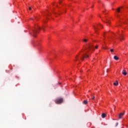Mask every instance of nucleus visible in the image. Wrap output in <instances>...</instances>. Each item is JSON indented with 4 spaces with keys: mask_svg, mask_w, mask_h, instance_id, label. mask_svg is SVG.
Returning a JSON list of instances; mask_svg holds the SVG:
<instances>
[{
    "mask_svg": "<svg viewBox=\"0 0 128 128\" xmlns=\"http://www.w3.org/2000/svg\"><path fill=\"white\" fill-rule=\"evenodd\" d=\"M40 30V28L38 27V26H37L35 27L34 30H32V34L33 36H34V38H36V34L38 33Z\"/></svg>",
    "mask_w": 128,
    "mask_h": 128,
    "instance_id": "nucleus-2",
    "label": "nucleus"
},
{
    "mask_svg": "<svg viewBox=\"0 0 128 128\" xmlns=\"http://www.w3.org/2000/svg\"><path fill=\"white\" fill-rule=\"evenodd\" d=\"M101 116H102V118H106V113H103V114H102Z\"/></svg>",
    "mask_w": 128,
    "mask_h": 128,
    "instance_id": "nucleus-6",
    "label": "nucleus"
},
{
    "mask_svg": "<svg viewBox=\"0 0 128 128\" xmlns=\"http://www.w3.org/2000/svg\"><path fill=\"white\" fill-rule=\"evenodd\" d=\"M100 26H102V25H101V24H100Z\"/></svg>",
    "mask_w": 128,
    "mask_h": 128,
    "instance_id": "nucleus-24",
    "label": "nucleus"
},
{
    "mask_svg": "<svg viewBox=\"0 0 128 128\" xmlns=\"http://www.w3.org/2000/svg\"><path fill=\"white\" fill-rule=\"evenodd\" d=\"M42 30H44V28H42Z\"/></svg>",
    "mask_w": 128,
    "mask_h": 128,
    "instance_id": "nucleus-21",
    "label": "nucleus"
},
{
    "mask_svg": "<svg viewBox=\"0 0 128 128\" xmlns=\"http://www.w3.org/2000/svg\"><path fill=\"white\" fill-rule=\"evenodd\" d=\"M118 40H124V36L122 34H118Z\"/></svg>",
    "mask_w": 128,
    "mask_h": 128,
    "instance_id": "nucleus-4",
    "label": "nucleus"
},
{
    "mask_svg": "<svg viewBox=\"0 0 128 128\" xmlns=\"http://www.w3.org/2000/svg\"><path fill=\"white\" fill-rule=\"evenodd\" d=\"M124 116V113H120L119 114L118 118L120 119L122 118Z\"/></svg>",
    "mask_w": 128,
    "mask_h": 128,
    "instance_id": "nucleus-5",
    "label": "nucleus"
},
{
    "mask_svg": "<svg viewBox=\"0 0 128 128\" xmlns=\"http://www.w3.org/2000/svg\"><path fill=\"white\" fill-rule=\"evenodd\" d=\"M60 2H61V1H60V2H59V4H60Z\"/></svg>",
    "mask_w": 128,
    "mask_h": 128,
    "instance_id": "nucleus-20",
    "label": "nucleus"
},
{
    "mask_svg": "<svg viewBox=\"0 0 128 128\" xmlns=\"http://www.w3.org/2000/svg\"><path fill=\"white\" fill-rule=\"evenodd\" d=\"M118 126V122H116V124L114 125V126L116 127Z\"/></svg>",
    "mask_w": 128,
    "mask_h": 128,
    "instance_id": "nucleus-13",
    "label": "nucleus"
},
{
    "mask_svg": "<svg viewBox=\"0 0 128 128\" xmlns=\"http://www.w3.org/2000/svg\"><path fill=\"white\" fill-rule=\"evenodd\" d=\"M114 85L115 86H118V81H116V82L114 83Z\"/></svg>",
    "mask_w": 128,
    "mask_h": 128,
    "instance_id": "nucleus-11",
    "label": "nucleus"
},
{
    "mask_svg": "<svg viewBox=\"0 0 128 128\" xmlns=\"http://www.w3.org/2000/svg\"><path fill=\"white\" fill-rule=\"evenodd\" d=\"M84 42H88V40H86V39H84Z\"/></svg>",
    "mask_w": 128,
    "mask_h": 128,
    "instance_id": "nucleus-14",
    "label": "nucleus"
},
{
    "mask_svg": "<svg viewBox=\"0 0 128 128\" xmlns=\"http://www.w3.org/2000/svg\"><path fill=\"white\" fill-rule=\"evenodd\" d=\"M110 50L111 52H114V49H111V50Z\"/></svg>",
    "mask_w": 128,
    "mask_h": 128,
    "instance_id": "nucleus-17",
    "label": "nucleus"
},
{
    "mask_svg": "<svg viewBox=\"0 0 128 128\" xmlns=\"http://www.w3.org/2000/svg\"><path fill=\"white\" fill-rule=\"evenodd\" d=\"M94 98H96V97H94V96H92V100H94Z\"/></svg>",
    "mask_w": 128,
    "mask_h": 128,
    "instance_id": "nucleus-16",
    "label": "nucleus"
},
{
    "mask_svg": "<svg viewBox=\"0 0 128 128\" xmlns=\"http://www.w3.org/2000/svg\"><path fill=\"white\" fill-rule=\"evenodd\" d=\"M120 8H122V7L118 8L116 9L118 12H120Z\"/></svg>",
    "mask_w": 128,
    "mask_h": 128,
    "instance_id": "nucleus-9",
    "label": "nucleus"
},
{
    "mask_svg": "<svg viewBox=\"0 0 128 128\" xmlns=\"http://www.w3.org/2000/svg\"><path fill=\"white\" fill-rule=\"evenodd\" d=\"M108 22V24H110V22H108H108H106V23Z\"/></svg>",
    "mask_w": 128,
    "mask_h": 128,
    "instance_id": "nucleus-19",
    "label": "nucleus"
},
{
    "mask_svg": "<svg viewBox=\"0 0 128 128\" xmlns=\"http://www.w3.org/2000/svg\"><path fill=\"white\" fill-rule=\"evenodd\" d=\"M83 104H88V100H84Z\"/></svg>",
    "mask_w": 128,
    "mask_h": 128,
    "instance_id": "nucleus-12",
    "label": "nucleus"
},
{
    "mask_svg": "<svg viewBox=\"0 0 128 128\" xmlns=\"http://www.w3.org/2000/svg\"><path fill=\"white\" fill-rule=\"evenodd\" d=\"M94 30L96 32V34H98V32H98V28L96 26H94Z\"/></svg>",
    "mask_w": 128,
    "mask_h": 128,
    "instance_id": "nucleus-7",
    "label": "nucleus"
},
{
    "mask_svg": "<svg viewBox=\"0 0 128 128\" xmlns=\"http://www.w3.org/2000/svg\"><path fill=\"white\" fill-rule=\"evenodd\" d=\"M31 20H34L33 18H31Z\"/></svg>",
    "mask_w": 128,
    "mask_h": 128,
    "instance_id": "nucleus-23",
    "label": "nucleus"
},
{
    "mask_svg": "<svg viewBox=\"0 0 128 128\" xmlns=\"http://www.w3.org/2000/svg\"><path fill=\"white\" fill-rule=\"evenodd\" d=\"M64 102V100L62 98H59L56 100H55L56 104H62Z\"/></svg>",
    "mask_w": 128,
    "mask_h": 128,
    "instance_id": "nucleus-3",
    "label": "nucleus"
},
{
    "mask_svg": "<svg viewBox=\"0 0 128 128\" xmlns=\"http://www.w3.org/2000/svg\"><path fill=\"white\" fill-rule=\"evenodd\" d=\"M32 10V8L31 7H29V10Z\"/></svg>",
    "mask_w": 128,
    "mask_h": 128,
    "instance_id": "nucleus-18",
    "label": "nucleus"
},
{
    "mask_svg": "<svg viewBox=\"0 0 128 128\" xmlns=\"http://www.w3.org/2000/svg\"><path fill=\"white\" fill-rule=\"evenodd\" d=\"M122 74H123L124 76H126L127 74L126 71V70H123Z\"/></svg>",
    "mask_w": 128,
    "mask_h": 128,
    "instance_id": "nucleus-8",
    "label": "nucleus"
},
{
    "mask_svg": "<svg viewBox=\"0 0 128 128\" xmlns=\"http://www.w3.org/2000/svg\"><path fill=\"white\" fill-rule=\"evenodd\" d=\"M88 47L86 48L84 50H82V52H85V54L82 55L81 58V60H84V58H88V50H94V45H87Z\"/></svg>",
    "mask_w": 128,
    "mask_h": 128,
    "instance_id": "nucleus-1",
    "label": "nucleus"
},
{
    "mask_svg": "<svg viewBox=\"0 0 128 128\" xmlns=\"http://www.w3.org/2000/svg\"><path fill=\"white\" fill-rule=\"evenodd\" d=\"M114 60H118L119 58L116 56H114Z\"/></svg>",
    "mask_w": 128,
    "mask_h": 128,
    "instance_id": "nucleus-10",
    "label": "nucleus"
},
{
    "mask_svg": "<svg viewBox=\"0 0 128 128\" xmlns=\"http://www.w3.org/2000/svg\"><path fill=\"white\" fill-rule=\"evenodd\" d=\"M98 45H96V46H95V48L96 49H98Z\"/></svg>",
    "mask_w": 128,
    "mask_h": 128,
    "instance_id": "nucleus-15",
    "label": "nucleus"
},
{
    "mask_svg": "<svg viewBox=\"0 0 128 128\" xmlns=\"http://www.w3.org/2000/svg\"><path fill=\"white\" fill-rule=\"evenodd\" d=\"M76 60H78V59H77V58H76Z\"/></svg>",
    "mask_w": 128,
    "mask_h": 128,
    "instance_id": "nucleus-22",
    "label": "nucleus"
}]
</instances>
